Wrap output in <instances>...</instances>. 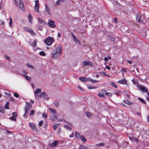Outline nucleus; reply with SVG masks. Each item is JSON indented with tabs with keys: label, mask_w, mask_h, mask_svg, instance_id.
I'll return each mask as SVG.
<instances>
[{
	"label": "nucleus",
	"mask_w": 149,
	"mask_h": 149,
	"mask_svg": "<svg viewBox=\"0 0 149 149\" xmlns=\"http://www.w3.org/2000/svg\"><path fill=\"white\" fill-rule=\"evenodd\" d=\"M62 53V48L60 45H58L55 49L52 52V57L56 58L59 57Z\"/></svg>",
	"instance_id": "nucleus-1"
},
{
	"label": "nucleus",
	"mask_w": 149,
	"mask_h": 149,
	"mask_svg": "<svg viewBox=\"0 0 149 149\" xmlns=\"http://www.w3.org/2000/svg\"><path fill=\"white\" fill-rule=\"evenodd\" d=\"M25 107L24 108L25 113L23 115V117L25 118H26V116L29 113L30 109L32 107L31 104L29 103L26 102Z\"/></svg>",
	"instance_id": "nucleus-2"
},
{
	"label": "nucleus",
	"mask_w": 149,
	"mask_h": 149,
	"mask_svg": "<svg viewBox=\"0 0 149 149\" xmlns=\"http://www.w3.org/2000/svg\"><path fill=\"white\" fill-rule=\"evenodd\" d=\"M46 24V22L41 18H38V28L40 30H42V26Z\"/></svg>",
	"instance_id": "nucleus-3"
},
{
	"label": "nucleus",
	"mask_w": 149,
	"mask_h": 149,
	"mask_svg": "<svg viewBox=\"0 0 149 149\" xmlns=\"http://www.w3.org/2000/svg\"><path fill=\"white\" fill-rule=\"evenodd\" d=\"M54 38L51 37H49L45 38L44 40L45 43L47 46H50L54 41Z\"/></svg>",
	"instance_id": "nucleus-4"
},
{
	"label": "nucleus",
	"mask_w": 149,
	"mask_h": 149,
	"mask_svg": "<svg viewBox=\"0 0 149 149\" xmlns=\"http://www.w3.org/2000/svg\"><path fill=\"white\" fill-rule=\"evenodd\" d=\"M47 24L51 28H56V27L55 22L51 19L48 20Z\"/></svg>",
	"instance_id": "nucleus-5"
},
{
	"label": "nucleus",
	"mask_w": 149,
	"mask_h": 149,
	"mask_svg": "<svg viewBox=\"0 0 149 149\" xmlns=\"http://www.w3.org/2000/svg\"><path fill=\"white\" fill-rule=\"evenodd\" d=\"M41 89H38V93H40L39 95V97L40 98H44V97L47 96V94L44 92L41 93Z\"/></svg>",
	"instance_id": "nucleus-6"
},
{
	"label": "nucleus",
	"mask_w": 149,
	"mask_h": 149,
	"mask_svg": "<svg viewBox=\"0 0 149 149\" xmlns=\"http://www.w3.org/2000/svg\"><path fill=\"white\" fill-rule=\"evenodd\" d=\"M83 66L89 65L91 66H93V64L91 62L88 61H84L82 63Z\"/></svg>",
	"instance_id": "nucleus-7"
},
{
	"label": "nucleus",
	"mask_w": 149,
	"mask_h": 149,
	"mask_svg": "<svg viewBox=\"0 0 149 149\" xmlns=\"http://www.w3.org/2000/svg\"><path fill=\"white\" fill-rule=\"evenodd\" d=\"M24 30L25 31L29 32L33 36L35 34V33L32 30L28 27H24Z\"/></svg>",
	"instance_id": "nucleus-8"
},
{
	"label": "nucleus",
	"mask_w": 149,
	"mask_h": 149,
	"mask_svg": "<svg viewBox=\"0 0 149 149\" xmlns=\"http://www.w3.org/2000/svg\"><path fill=\"white\" fill-rule=\"evenodd\" d=\"M90 79V78L86 77H80L79 78V79L82 82H89Z\"/></svg>",
	"instance_id": "nucleus-9"
},
{
	"label": "nucleus",
	"mask_w": 149,
	"mask_h": 149,
	"mask_svg": "<svg viewBox=\"0 0 149 149\" xmlns=\"http://www.w3.org/2000/svg\"><path fill=\"white\" fill-rule=\"evenodd\" d=\"M138 87L143 93L146 92L147 91V89L145 87L138 85Z\"/></svg>",
	"instance_id": "nucleus-10"
},
{
	"label": "nucleus",
	"mask_w": 149,
	"mask_h": 149,
	"mask_svg": "<svg viewBox=\"0 0 149 149\" xmlns=\"http://www.w3.org/2000/svg\"><path fill=\"white\" fill-rule=\"evenodd\" d=\"M29 127L31 128L33 130H36V125H35L33 123H29Z\"/></svg>",
	"instance_id": "nucleus-11"
},
{
	"label": "nucleus",
	"mask_w": 149,
	"mask_h": 149,
	"mask_svg": "<svg viewBox=\"0 0 149 149\" xmlns=\"http://www.w3.org/2000/svg\"><path fill=\"white\" fill-rule=\"evenodd\" d=\"M72 37L73 38L74 41L77 44H80V42L78 39L73 34H72Z\"/></svg>",
	"instance_id": "nucleus-12"
},
{
	"label": "nucleus",
	"mask_w": 149,
	"mask_h": 149,
	"mask_svg": "<svg viewBox=\"0 0 149 149\" xmlns=\"http://www.w3.org/2000/svg\"><path fill=\"white\" fill-rule=\"evenodd\" d=\"M58 141H56L49 144V146L51 147H55L56 146Z\"/></svg>",
	"instance_id": "nucleus-13"
},
{
	"label": "nucleus",
	"mask_w": 149,
	"mask_h": 149,
	"mask_svg": "<svg viewBox=\"0 0 149 149\" xmlns=\"http://www.w3.org/2000/svg\"><path fill=\"white\" fill-rule=\"evenodd\" d=\"M17 3L18 2L19 3V5L20 8L23 10L24 9V5L23 3L21 1V0H20L19 1H17Z\"/></svg>",
	"instance_id": "nucleus-14"
},
{
	"label": "nucleus",
	"mask_w": 149,
	"mask_h": 149,
	"mask_svg": "<svg viewBox=\"0 0 149 149\" xmlns=\"http://www.w3.org/2000/svg\"><path fill=\"white\" fill-rule=\"evenodd\" d=\"M118 83L120 84H126L127 83L126 80L125 79H123L122 80H119Z\"/></svg>",
	"instance_id": "nucleus-15"
},
{
	"label": "nucleus",
	"mask_w": 149,
	"mask_h": 149,
	"mask_svg": "<svg viewBox=\"0 0 149 149\" xmlns=\"http://www.w3.org/2000/svg\"><path fill=\"white\" fill-rule=\"evenodd\" d=\"M141 15L139 14H138L137 15L136 20L139 22H141L142 20L141 19Z\"/></svg>",
	"instance_id": "nucleus-16"
},
{
	"label": "nucleus",
	"mask_w": 149,
	"mask_h": 149,
	"mask_svg": "<svg viewBox=\"0 0 149 149\" xmlns=\"http://www.w3.org/2000/svg\"><path fill=\"white\" fill-rule=\"evenodd\" d=\"M124 102L125 103L128 105H132L133 104V103L127 100H124Z\"/></svg>",
	"instance_id": "nucleus-17"
},
{
	"label": "nucleus",
	"mask_w": 149,
	"mask_h": 149,
	"mask_svg": "<svg viewBox=\"0 0 149 149\" xmlns=\"http://www.w3.org/2000/svg\"><path fill=\"white\" fill-rule=\"evenodd\" d=\"M36 45H37V41L36 40H35L34 41V42H33V44L32 45L33 48V49L35 51H36L37 49L36 48Z\"/></svg>",
	"instance_id": "nucleus-18"
},
{
	"label": "nucleus",
	"mask_w": 149,
	"mask_h": 149,
	"mask_svg": "<svg viewBox=\"0 0 149 149\" xmlns=\"http://www.w3.org/2000/svg\"><path fill=\"white\" fill-rule=\"evenodd\" d=\"M9 102H8L6 103V104L4 106V108L6 109H9Z\"/></svg>",
	"instance_id": "nucleus-19"
},
{
	"label": "nucleus",
	"mask_w": 149,
	"mask_h": 149,
	"mask_svg": "<svg viewBox=\"0 0 149 149\" xmlns=\"http://www.w3.org/2000/svg\"><path fill=\"white\" fill-rule=\"evenodd\" d=\"M87 88L89 89H96L97 88V87L88 85L87 86Z\"/></svg>",
	"instance_id": "nucleus-20"
},
{
	"label": "nucleus",
	"mask_w": 149,
	"mask_h": 149,
	"mask_svg": "<svg viewBox=\"0 0 149 149\" xmlns=\"http://www.w3.org/2000/svg\"><path fill=\"white\" fill-rule=\"evenodd\" d=\"M49 109L52 113L54 114H56V111L55 109L50 108H49Z\"/></svg>",
	"instance_id": "nucleus-21"
},
{
	"label": "nucleus",
	"mask_w": 149,
	"mask_h": 149,
	"mask_svg": "<svg viewBox=\"0 0 149 149\" xmlns=\"http://www.w3.org/2000/svg\"><path fill=\"white\" fill-rule=\"evenodd\" d=\"M28 18L29 22L30 23H32V17L31 16L30 14L29 13L28 15Z\"/></svg>",
	"instance_id": "nucleus-22"
},
{
	"label": "nucleus",
	"mask_w": 149,
	"mask_h": 149,
	"mask_svg": "<svg viewBox=\"0 0 149 149\" xmlns=\"http://www.w3.org/2000/svg\"><path fill=\"white\" fill-rule=\"evenodd\" d=\"M39 54L42 56H45L46 55V53L43 51H41L39 53Z\"/></svg>",
	"instance_id": "nucleus-23"
},
{
	"label": "nucleus",
	"mask_w": 149,
	"mask_h": 149,
	"mask_svg": "<svg viewBox=\"0 0 149 149\" xmlns=\"http://www.w3.org/2000/svg\"><path fill=\"white\" fill-rule=\"evenodd\" d=\"M12 23H13V21H12V18L11 17H10V18L9 24L10 26L11 27H13Z\"/></svg>",
	"instance_id": "nucleus-24"
},
{
	"label": "nucleus",
	"mask_w": 149,
	"mask_h": 149,
	"mask_svg": "<svg viewBox=\"0 0 149 149\" xmlns=\"http://www.w3.org/2000/svg\"><path fill=\"white\" fill-rule=\"evenodd\" d=\"M111 85L116 88H117V85L114 82H111L110 83Z\"/></svg>",
	"instance_id": "nucleus-25"
},
{
	"label": "nucleus",
	"mask_w": 149,
	"mask_h": 149,
	"mask_svg": "<svg viewBox=\"0 0 149 149\" xmlns=\"http://www.w3.org/2000/svg\"><path fill=\"white\" fill-rule=\"evenodd\" d=\"M47 113L45 112L43 113L42 115V116L43 118L46 119L47 117Z\"/></svg>",
	"instance_id": "nucleus-26"
},
{
	"label": "nucleus",
	"mask_w": 149,
	"mask_h": 149,
	"mask_svg": "<svg viewBox=\"0 0 149 149\" xmlns=\"http://www.w3.org/2000/svg\"><path fill=\"white\" fill-rule=\"evenodd\" d=\"M86 116L88 117H90L92 116V114L90 112H87L86 113Z\"/></svg>",
	"instance_id": "nucleus-27"
},
{
	"label": "nucleus",
	"mask_w": 149,
	"mask_h": 149,
	"mask_svg": "<svg viewBox=\"0 0 149 149\" xmlns=\"http://www.w3.org/2000/svg\"><path fill=\"white\" fill-rule=\"evenodd\" d=\"M98 81L93 79L90 78V82H91L93 83H95L97 82Z\"/></svg>",
	"instance_id": "nucleus-28"
},
{
	"label": "nucleus",
	"mask_w": 149,
	"mask_h": 149,
	"mask_svg": "<svg viewBox=\"0 0 149 149\" xmlns=\"http://www.w3.org/2000/svg\"><path fill=\"white\" fill-rule=\"evenodd\" d=\"M75 133L76 137L78 139H80L81 136L80 134L77 132H76Z\"/></svg>",
	"instance_id": "nucleus-29"
},
{
	"label": "nucleus",
	"mask_w": 149,
	"mask_h": 149,
	"mask_svg": "<svg viewBox=\"0 0 149 149\" xmlns=\"http://www.w3.org/2000/svg\"><path fill=\"white\" fill-rule=\"evenodd\" d=\"M138 100L140 101L141 102H142V103H144V104H145L146 103V101L145 100H143V99H142L141 98H139V97H138Z\"/></svg>",
	"instance_id": "nucleus-30"
},
{
	"label": "nucleus",
	"mask_w": 149,
	"mask_h": 149,
	"mask_svg": "<svg viewBox=\"0 0 149 149\" xmlns=\"http://www.w3.org/2000/svg\"><path fill=\"white\" fill-rule=\"evenodd\" d=\"M59 125L58 124H54L53 126V129L54 130H56L57 127Z\"/></svg>",
	"instance_id": "nucleus-31"
},
{
	"label": "nucleus",
	"mask_w": 149,
	"mask_h": 149,
	"mask_svg": "<svg viewBox=\"0 0 149 149\" xmlns=\"http://www.w3.org/2000/svg\"><path fill=\"white\" fill-rule=\"evenodd\" d=\"M37 0L35 1V5L34 6V8L35 11H37Z\"/></svg>",
	"instance_id": "nucleus-32"
},
{
	"label": "nucleus",
	"mask_w": 149,
	"mask_h": 149,
	"mask_svg": "<svg viewBox=\"0 0 149 149\" xmlns=\"http://www.w3.org/2000/svg\"><path fill=\"white\" fill-rule=\"evenodd\" d=\"M45 6L46 11L48 14H50L49 9L48 6L46 5H45Z\"/></svg>",
	"instance_id": "nucleus-33"
},
{
	"label": "nucleus",
	"mask_w": 149,
	"mask_h": 149,
	"mask_svg": "<svg viewBox=\"0 0 149 149\" xmlns=\"http://www.w3.org/2000/svg\"><path fill=\"white\" fill-rule=\"evenodd\" d=\"M84 142H86L87 141V140L85 139L83 136H81L80 138Z\"/></svg>",
	"instance_id": "nucleus-34"
},
{
	"label": "nucleus",
	"mask_w": 149,
	"mask_h": 149,
	"mask_svg": "<svg viewBox=\"0 0 149 149\" xmlns=\"http://www.w3.org/2000/svg\"><path fill=\"white\" fill-rule=\"evenodd\" d=\"M24 76L26 80L28 81H30L31 80V78L30 77L26 75H24Z\"/></svg>",
	"instance_id": "nucleus-35"
},
{
	"label": "nucleus",
	"mask_w": 149,
	"mask_h": 149,
	"mask_svg": "<svg viewBox=\"0 0 149 149\" xmlns=\"http://www.w3.org/2000/svg\"><path fill=\"white\" fill-rule=\"evenodd\" d=\"M35 111L33 110H31V112L29 113V115L30 116H31L33 115L35 113Z\"/></svg>",
	"instance_id": "nucleus-36"
},
{
	"label": "nucleus",
	"mask_w": 149,
	"mask_h": 149,
	"mask_svg": "<svg viewBox=\"0 0 149 149\" xmlns=\"http://www.w3.org/2000/svg\"><path fill=\"white\" fill-rule=\"evenodd\" d=\"M0 112L1 113H4V110L3 107H0Z\"/></svg>",
	"instance_id": "nucleus-37"
},
{
	"label": "nucleus",
	"mask_w": 149,
	"mask_h": 149,
	"mask_svg": "<svg viewBox=\"0 0 149 149\" xmlns=\"http://www.w3.org/2000/svg\"><path fill=\"white\" fill-rule=\"evenodd\" d=\"M98 95L100 97H102V98H104V96L101 93H99L98 94Z\"/></svg>",
	"instance_id": "nucleus-38"
},
{
	"label": "nucleus",
	"mask_w": 149,
	"mask_h": 149,
	"mask_svg": "<svg viewBox=\"0 0 149 149\" xmlns=\"http://www.w3.org/2000/svg\"><path fill=\"white\" fill-rule=\"evenodd\" d=\"M12 114V116H14L15 118H16L17 116V114L16 112H13Z\"/></svg>",
	"instance_id": "nucleus-39"
},
{
	"label": "nucleus",
	"mask_w": 149,
	"mask_h": 149,
	"mask_svg": "<svg viewBox=\"0 0 149 149\" xmlns=\"http://www.w3.org/2000/svg\"><path fill=\"white\" fill-rule=\"evenodd\" d=\"M10 119L11 120H12L15 121L16 120V118L14 116H12L10 118Z\"/></svg>",
	"instance_id": "nucleus-40"
},
{
	"label": "nucleus",
	"mask_w": 149,
	"mask_h": 149,
	"mask_svg": "<svg viewBox=\"0 0 149 149\" xmlns=\"http://www.w3.org/2000/svg\"><path fill=\"white\" fill-rule=\"evenodd\" d=\"M101 92L102 93L106 95L107 93V92L104 90H102L101 91Z\"/></svg>",
	"instance_id": "nucleus-41"
},
{
	"label": "nucleus",
	"mask_w": 149,
	"mask_h": 149,
	"mask_svg": "<svg viewBox=\"0 0 149 149\" xmlns=\"http://www.w3.org/2000/svg\"><path fill=\"white\" fill-rule=\"evenodd\" d=\"M80 149H88V148L84 146H81L80 147Z\"/></svg>",
	"instance_id": "nucleus-42"
},
{
	"label": "nucleus",
	"mask_w": 149,
	"mask_h": 149,
	"mask_svg": "<svg viewBox=\"0 0 149 149\" xmlns=\"http://www.w3.org/2000/svg\"><path fill=\"white\" fill-rule=\"evenodd\" d=\"M43 123V121L42 120H41L39 123L38 125L39 126H42V124Z\"/></svg>",
	"instance_id": "nucleus-43"
},
{
	"label": "nucleus",
	"mask_w": 149,
	"mask_h": 149,
	"mask_svg": "<svg viewBox=\"0 0 149 149\" xmlns=\"http://www.w3.org/2000/svg\"><path fill=\"white\" fill-rule=\"evenodd\" d=\"M27 66L29 68H33V66L30 64L29 63H26Z\"/></svg>",
	"instance_id": "nucleus-44"
},
{
	"label": "nucleus",
	"mask_w": 149,
	"mask_h": 149,
	"mask_svg": "<svg viewBox=\"0 0 149 149\" xmlns=\"http://www.w3.org/2000/svg\"><path fill=\"white\" fill-rule=\"evenodd\" d=\"M60 2H61L60 1L58 0L57 1L56 3V4L57 6H59L60 5Z\"/></svg>",
	"instance_id": "nucleus-45"
},
{
	"label": "nucleus",
	"mask_w": 149,
	"mask_h": 149,
	"mask_svg": "<svg viewBox=\"0 0 149 149\" xmlns=\"http://www.w3.org/2000/svg\"><path fill=\"white\" fill-rule=\"evenodd\" d=\"M22 72L23 73V74H27V72L26 71H25V70H23L22 71Z\"/></svg>",
	"instance_id": "nucleus-46"
},
{
	"label": "nucleus",
	"mask_w": 149,
	"mask_h": 149,
	"mask_svg": "<svg viewBox=\"0 0 149 149\" xmlns=\"http://www.w3.org/2000/svg\"><path fill=\"white\" fill-rule=\"evenodd\" d=\"M106 95L109 96H111L112 94L111 93L107 92Z\"/></svg>",
	"instance_id": "nucleus-47"
},
{
	"label": "nucleus",
	"mask_w": 149,
	"mask_h": 149,
	"mask_svg": "<svg viewBox=\"0 0 149 149\" xmlns=\"http://www.w3.org/2000/svg\"><path fill=\"white\" fill-rule=\"evenodd\" d=\"M65 127L67 129H69L70 130L71 129V128H70L68 125H65Z\"/></svg>",
	"instance_id": "nucleus-48"
},
{
	"label": "nucleus",
	"mask_w": 149,
	"mask_h": 149,
	"mask_svg": "<svg viewBox=\"0 0 149 149\" xmlns=\"http://www.w3.org/2000/svg\"><path fill=\"white\" fill-rule=\"evenodd\" d=\"M14 95L16 97H19V95L17 93L14 94Z\"/></svg>",
	"instance_id": "nucleus-49"
},
{
	"label": "nucleus",
	"mask_w": 149,
	"mask_h": 149,
	"mask_svg": "<svg viewBox=\"0 0 149 149\" xmlns=\"http://www.w3.org/2000/svg\"><path fill=\"white\" fill-rule=\"evenodd\" d=\"M20 0H14V3L17 6V1H19Z\"/></svg>",
	"instance_id": "nucleus-50"
},
{
	"label": "nucleus",
	"mask_w": 149,
	"mask_h": 149,
	"mask_svg": "<svg viewBox=\"0 0 149 149\" xmlns=\"http://www.w3.org/2000/svg\"><path fill=\"white\" fill-rule=\"evenodd\" d=\"M121 70L122 72H126L127 71L126 69L125 68L122 69Z\"/></svg>",
	"instance_id": "nucleus-51"
},
{
	"label": "nucleus",
	"mask_w": 149,
	"mask_h": 149,
	"mask_svg": "<svg viewBox=\"0 0 149 149\" xmlns=\"http://www.w3.org/2000/svg\"><path fill=\"white\" fill-rule=\"evenodd\" d=\"M37 89H36L35 91V95L36 97V95H37Z\"/></svg>",
	"instance_id": "nucleus-52"
},
{
	"label": "nucleus",
	"mask_w": 149,
	"mask_h": 149,
	"mask_svg": "<svg viewBox=\"0 0 149 149\" xmlns=\"http://www.w3.org/2000/svg\"><path fill=\"white\" fill-rule=\"evenodd\" d=\"M5 57L7 58V59L8 60H9L10 59V58L7 55H5Z\"/></svg>",
	"instance_id": "nucleus-53"
},
{
	"label": "nucleus",
	"mask_w": 149,
	"mask_h": 149,
	"mask_svg": "<svg viewBox=\"0 0 149 149\" xmlns=\"http://www.w3.org/2000/svg\"><path fill=\"white\" fill-rule=\"evenodd\" d=\"M104 60L105 61H108V58L107 57L104 58Z\"/></svg>",
	"instance_id": "nucleus-54"
},
{
	"label": "nucleus",
	"mask_w": 149,
	"mask_h": 149,
	"mask_svg": "<svg viewBox=\"0 0 149 149\" xmlns=\"http://www.w3.org/2000/svg\"><path fill=\"white\" fill-rule=\"evenodd\" d=\"M127 62L129 64H132V62L129 60H127Z\"/></svg>",
	"instance_id": "nucleus-55"
},
{
	"label": "nucleus",
	"mask_w": 149,
	"mask_h": 149,
	"mask_svg": "<svg viewBox=\"0 0 149 149\" xmlns=\"http://www.w3.org/2000/svg\"><path fill=\"white\" fill-rule=\"evenodd\" d=\"M106 67V68L109 70H110L111 69V68L108 66H106L105 67Z\"/></svg>",
	"instance_id": "nucleus-56"
},
{
	"label": "nucleus",
	"mask_w": 149,
	"mask_h": 149,
	"mask_svg": "<svg viewBox=\"0 0 149 149\" xmlns=\"http://www.w3.org/2000/svg\"><path fill=\"white\" fill-rule=\"evenodd\" d=\"M78 88L81 91H83V89L81 87L78 86Z\"/></svg>",
	"instance_id": "nucleus-57"
},
{
	"label": "nucleus",
	"mask_w": 149,
	"mask_h": 149,
	"mask_svg": "<svg viewBox=\"0 0 149 149\" xmlns=\"http://www.w3.org/2000/svg\"><path fill=\"white\" fill-rule=\"evenodd\" d=\"M73 136H74V134L73 133H72L71 135H70V136H69L70 137H73Z\"/></svg>",
	"instance_id": "nucleus-58"
},
{
	"label": "nucleus",
	"mask_w": 149,
	"mask_h": 149,
	"mask_svg": "<svg viewBox=\"0 0 149 149\" xmlns=\"http://www.w3.org/2000/svg\"><path fill=\"white\" fill-rule=\"evenodd\" d=\"M1 23V24L4 25L5 24V22L3 21H2Z\"/></svg>",
	"instance_id": "nucleus-59"
},
{
	"label": "nucleus",
	"mask_w": 149,
	"mask_h": 149,
	"mask_svg": "<svg viewBox=\"0 0 149 149\" xmlns=\"http://www.w3.org/2000/svg\"><path fill=\"white\" fill-rule=\"evenodd\" d=\"M114 21L116 23V21L117 20V19L116 18H114L113 19Z\"/></svg>",
	"instance_id": "nucleus-60"
},
{
	"label": "nucleus",
	"mask_w": 149,
	"mask_h": 149,
	"mask_svg": "<svg viewBox=\"0 0 149 149\" xmlns=\"http://www.w3.org/2000/svg\"><path fill=\"white\" fill-rule=\"evenodd\" d=\"M58 36L59 38H60L61 37V36L60 35V34L59 33H58Z\"/></svg>",
	"instance_id": "nucleus-61"
},
{
	"label": "nucleus",
	"mask_w": 149,
	"mask_h": 149,
	"mask_svg": "<svg viewBox=\"0 0 149 149\" xmlns=\"http://www.w3.org/2000/svg\"><path fill=\"white\" fill-rule=\"evenodd\" d=\"M57 118V116L56 115H55L54 116V119H55Z\"/></svg>",
	"instance_id": "nucleus-62"
},
{
	"label": "nucleus",
	"mask_w": 149,
	"mask_h": 149,
	"mask_svg": "<svg viewBox=\"0 0 149 149\" xmlns=\"http://www.w3.org/2000/svg\"><path fill=\"white\" fill-rule=\"evenodd\" d=\"M133 140L134 141H138L137 139L136 138H133Z\"/></svg>",
	"instance_id": "nucleus-63"
},
{
	"label": "nucleus",
	"mask_w": 149,
	"mask_h": 149,
	"mask_svg": "<svg viewBox=\"0 0 149 149\" xmlns=\"http://www.w3.org/2000/svg\"><path fill=\"white\" fill-rule=\"evenodd\" d=\"M147 121L149 122V116L147 117Z\"/></svg>",
	"instance_id": "nucleus-64"
}]
</instances>
